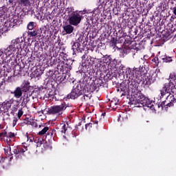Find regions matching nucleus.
<instances>
[{"label": "nucleus", "mask_w": 176, "mask_h": 176, "mask_svg": "<svg viewBox=\"0 0 176 176\" xmlns=\"http://www.w3.org/2000/svg\"><path fill=\"white\" fill-rule=\"evenodd\" d=\"M164 87L161 91L162 96H166L168 107H173L176 102V75L170 74Z\"/></svg>", "instance_id": "1"}, {"label": "nucleus", "mask_w": 176, "mask_h": 176, "mask_svg": "<svg viewBox=\"0 0 176 176\" xmlns=\"http://www.w3.org/2000/svg\"><path fill=\"white\" fill-rule=\"evenodd\" d=\"M130 102L132 105H135V107H137L138 108H142L143 107L146 111L148 109L153 111V109H155V106L153 105L155 102L145 97V96L140 91L132 95L130 99Z\"/></svg>", "instance_id": "2"}, {"label": "nucleus", "mask_w": 176, "mask_h": 176, "mask_svg": "<svg viewBox=\"0 0 176 176\" xmlns=\"http://www.w3.org/2000/svg\"><path fill=\"white\" fill-rule=\"evenodd\" d=\"M16 49V47L10 45L7 48L4 50V51L0 50V65H3V62L6 61V58H8L9 56H12V54H14V53L17 52V50Z\"/></svg>", "instance_id": "3"}, {"label": "nucleus", "mask_w": 176, "mask_h": 176, "mask_svg": "<svg viewBox=\"0 0 176 176\" xmlns=\"http://www.w3.org/2000/svg\"><path fill=\"white\" fill-rule=\"evenodd\" d=\"M82 21V15L79 12H74L71 14L69 18V23L71 25H78Z\"/></svg>", "instance_id": "4"}, {"label": "nucleus", "mask_w": 176, "mask_h": 176, "mask_svg": "<svg viewBox=\"0 0 176 176\" xmlns=\"http://www.w3.org/2000/svg\"><path fill=\"white\" fill-rule=\"evenodd\" d=\"M160 73V69H156L155 72L151 73L149 76H148L144 80L145 85L147 86H150V85H152L153 82L156 80V78H157V74Z\"/></svg>", "instance_id": "5"}, {"label": "nucleus", "mask_w": 176, "mask_h": 176, "mask_svg": "<svg viewBox=\"0 0 176 176\" xmlns=\"http://www.w3.org/2000/svg\"><path fill=\"white\" fill-rule=\"evenodd\" d=\"M65 108H67V107H65L64 104L54 106L49 109V113H51V115H56V113L61 115Z\"/></svg>", "instance_id": "6"}, {"label": "nucleus", "mask_w": 176, "mask_h": 176, "mask_svg": "<svg viewBox=\"0 0 176 176\" xmlns=\"http://www.w3.org/2000/svg\"><path fill=\"white\" fill-rule=\"evenodd\" d=\"M14 137H16V134L14 133L8 132L6 131L0 133L1 140H3V141H5V142H7L8 144H9L10 141H12L10 138H14Z\"/></svg>", "instance_id": "7"}, {"label": "nucleus", "mask_w": 176, "mask_h": 176, "mask_svg": "<svg viewBox=\"0 0 176 176\" xmlns=\"http://www.w3.org/2000/svg\"><path fill=\"white\" fill-rule=\"evenodd\" d=\"M81 94L82 88H80L79 85H77L76 87H74L72 89L70 98L72 100H75V98H78V97H79V96H80Z\"/></svg>", "instance_id": "8"}, {"label": "nucleus", "mask_w": 176, "mask_h": 176, "mask_svg": "<svg viewBox=\"0 0 176 176\" xmlns=\"http://www.w3.org/2000/svg\"><path fill=\"white\" fill-rule=\"evenodd\" d=\"M23 43V38H16L15 39H13L11 41V46H13V47H16V50L19 51V46L20 49H21V44Z\"/></svg>", "instance_id": "9"}, {"label": "nucleus", "mask_w": 176, "mask_h": 176, "mask_svg": "<svg viewBox=\"0 0 176 176\" xmlns=\"http://www.w3.org/2000/svg\"><path fill=\"white\" fill-rule=\"evenodd\" d=\"M12 104H13V100L10 99L8 100H6L2 103V107L4 111H9L12 107Z\"/></svg>", "instance_id": "10"}, {"label": "nucleus", "mask_w": 176, "mask_h": 176, "mask_svg": "<svg viewBox=\"0 0 176 176\" xmlns=\"http://www.w3.org/2000/svg\"><path fill=\"white\" fill-rule=\"evenodd\" d=\"M11 94H14L15 98H20L23 96V89L21 87H17L13 92H11Z\"/></svg>", "instance_id": "11"}, {"label": "nucleus", "mask_w": 176, "mask_h": 176, "mask_svg": "<svg viewBox=\"0 0 176 176\" xmlns=\"http://www.w3.org/2000/svg\"><path fill=\"white\" fill-rule=\"evenodd\" d=\"M25 151H27V148H21V150H19L17 149V147H15L14 149V153L16 155L15 156L16 159H20V157H21V155H23Z\"/></svg>", "instance_id": "12"}, {"label": "nucleus", "mask_w": 176, "mask_h": 176, "mask_svg": "<svg viewBox=\"0 0 176 176\" xmlns=\"http://www.w3.org/2000/svg\"><path fill=\"white\" fill-rule=\"evenodd\" d=\"M63 30L67 34H72V32H74V28L71 25H67L64 26Z\"/></svg>", "instance_id": "13"}, {"label": "nucleus", "mask_w": 176, "mask_h": 176, "mask_svg": "<svg viewBox=\"0 0 176 176\" xmlns=\"http://www.w3.org/2000/svg\"><path fill=\"white\" fill-rule=\"evenodd\" d=\"M79 47H80V43L78 42L74 43V45H72L73 52H78V50H79Z\"/></svg>", "instance_id": "14"}, {"label": "nucleus", "mask_w": 176, "mask_h": 176, "mask_svg": "<svg viewBox=\"0 0 176 176\" xmlns=\"http://www.w3.org/2000/svg\"><path fill=\"white\" fill-rule=\"evenodd\" d=\"M4 152L5 154L8 155V156H10V155H12V148H10V145H8V146L4 148Z\"/></svg>", "instance_id": "15"}, {"label": "nucleus", "mask_w": 176, "mask_h": 176, "mask_svg": "<svg viewBox=\"0 0 176 176\" xmlns=\"http://www.w3.org/2000/svg\"><path fill=\"white\" fill-rule=\"evenodd\" d=\"M83 63L84 67H89V65H91V59L90 58H87Z\"/></svg>", "instance_id": "16"}, {"label": "nucleus", "mask_w": 176, "mask_h": 176, "mask_svg": "<svg viewBox=\"0 0 176 176\" xmlns=\"http://www.w3.org/2000/svg\"><path fill=\"white\" fill-rule=\"evenodd\" d=\"M47 131H49V127L45 126L41 131L38 132V135H43L45 134H46V133H47Z\"/></svg>", "instance_id": "17"}, {"label": "nucleus", "mask_w": 176, "mask_h": 176, "mask_svg": "<svg viewBox=\"0 0 176 176\" xmlns=\"http://www.w3.org/2000/svg\"><path fill=\"white\" fill-rule=\"evenodd\" d=\"M19 23V21H17V19H11V21L9 22V25L10 27H14V25H17V23Z\"/></svg>", "instance_id": "18"}, {"label": "nucleus", "mask_w": 176, "mask_h": 176, "mask_svg": "<svg viewBox=\"0 0 176 176\" xmlns=\"http://www.w3.org/2000/svg\"><path fill=\"white\" fill-rule=\"evenodd\" d=\"M36 146H42L43 144H45V140L42 138H38L37 140H36Z\"/></svg>", "instance_id": "19"}, {"label": "nucleus", "mask_w": 176, "mask_h": 176, "mask_svg": "<svg viewBox=\"0 0 176 176\" xmlns=\"http://www.w3.org/2000/svg\"><path fill=\"white\" fill-rule=\"evenodd\" d=\"M133 69H131V68H126V75L127 78H130V75H133Z\"/></svg>", "instance_id": "20"}, {"label": "nucleus", "mask_w": 176, "mask_h": 176, "mask_svg": "<svg viewBox=\"0 0 176 176\" xmlns=\"http://www.w3.org/2000/svg\"><path fill=\"white\" fill-rule=\"evenodd\" d=\"M133 74H135V78H138V76H140V75H141V72H140V69H137V68L133 69Z\"/></svg>", "instance_id": "21"}, {"label": "nucleus", "mask_w": 176, "mask_h": 176, "mask_svg": "<svg viewBox=\"0 0 176 176\" xmlns=\"http://www.w3.org/2000/svg\"><path fill=\"white\" fill-rule=\"evenodd\" d=\"M35 28V23L34 22H30L28 25V29L30 30V31L34 30Z\"/></svg>", "instance_id": "22"}, {"label": "nucleus", "mask_w": 176, "mask_h": 176, "mask_svg": "<svg viewBox=\"0 0 176 176\" xmlns=\"http://www.w3.org/2000/svg\"><path fill=\"white\" fill-rule=\"evenodd\" d=\"M162 60L164 63H170V61H173V59L171 58V57H166V58H164Z\"/></svg>", "instance_id": "23"}, {"label": "nucleus", "mask_w": 176, "mask_h": 176, "mask_svg": "<svg viewBox=\"0 0 176 176\" xmlns=\"http://www.w3.org/2000/svg\"><path fill=\"white\" fill-rule=\"evenodd\" d=\"M30 35L31 36H36V35H38V32H36V30H34L30 32Z\"/></svg>", "instance_id": "24"}, {"label": "nucleus", "mask_w": 176, "mask_h": 176, "mask_svg": "<svg viewBox=\"0 0 176 176\" xmlns=\"http://www.w3.org/2000/svg\"><path fill=\"white\" fill-rule=\"evenodd\" d=\"M67 124H64L62 126V131H61V132L62 133H65V131H67Z\"/></svg>", "instance_id": "25"}, {"label": "nucleus", "mask_w": 176, "mask_h": 176, "mask_svg": "<svg viewBox=\"0 0 176 176\" xmlns=\"http://www.w3.org/2000/svg\"><path fill=\"white\" fill-rule=\"evenodd\" d=\"M21 116H23V111L19 110V111H18V118H19V119H20V118H21Z\"/></svg>", "instance_id": "26"}, {"label": "nucleus", "mask_w": 176, "mask_h": 176, "mask_svg": "<svg viewBox=\"0 0 176 176\" xmlns=\"http://www.w3.org/2000/svg\"><path fill=\"white\" fill-rule=\"evenodd\" d=\"M17 124V118H14V120H13V126H14L15 124Z\"/></svg>", "instance_id": "27"}, {"label": "nucleus", "mask_w": 176, "mask_h": 176, "mask_svg": "<svg viewBox=\"0 0 176 176\" xmlns=\"http://www.w3.org/2000/svg\"><path fill=\"white\" fill-rule=\"evenodd\" d=\"M4 162H5V160H0V166H3Z\"/></svg>", "instance_id": "28"}, {"label": "nucleus", "mask_w": 176, "mask_h": 176, "mask_svg": "<svg viewBox=\"0 0 176 176\" xmlns=\"http://www.w3.org/2000/svg\"><path fill=\"white\" fill-rule=\"evenodd\" d=\"M28 0H21V2H23V3H27Z\"/></svg>", "instance_id": "29"}, {"label": "nucleus", "mask_w": 176, "mask_h": 176, "mask_svg": "<svg viewBox=\"0 0 176 176\" xmlns=\"http://www.w3.org/2000/svg\"><path fill=\"white\" fill-rule=\"evenodd\" d=\"M26 45H27L26 43H23V47H25Z\"/></svg>", "instance_id": "30"}, {"label": "nucleus", "mask_w": 176, "mask_h": 176, "mask_svg": "<svg viewBox=\"0 0 176 176\" xmlns=\"http://www.w3.org/2000/svg\"><path fill=\"white\" fill-rule=\"evenodd\" d=\"M102 116H105V113H102Z\"/></svg>", "instance_id": "31"}, {"label": "nucleus", "mask_w": 176, "mask_h": 176, "mask_svg": "<svg viewBox=\"0 0 176 176\" xmlns=\"http://www.w3.org/2000/svg\"><path fill=\"white\" fill-rule=\"evenodd\" d=\"M8 2H9L10 3H12V0H9Z\"/></svg>", "instance_id": "32"}, {"label": "nucleus", "mask_w": 176, "mask_h": 176, "mask_svg": "<svg viewBox=\"0 0 176 176\" xmlns=\"http://www.w3.org/2000/svg\"><path fill=\"white\" fill-rule=\"evenodd\" d=\"M154 60H159V58H155Z\"/></svg>", "instance_id": "33"}, {"label": "nucleus", "mask_w": 176, "mask_h": 176, "mask_svg": "<svg viewBox=\"0 0 176 176\" xmlns=\"http://www.w3.org/2000/svg\"><path fill=\"white\" fill-rule=\"evenodd\" d=\"M118 122H119V121L120 120V118H118Z\"/></svg>", "instance_id": "34"}, {"label": "nucleus", "mask_w": 176, "mask_h": 176, "mask_svg": "<svg viewBox=\"0 0 176 176\" xmlns=\"http://www.w3.org/2000/svg\"><path fill=\"white\" fill-rule=\"evenodd\" d=\"M95 123H96V124L98 123V121H96Z\"/></svg>", "instance_id": "35"}, {"label": "nucleus", "mask_w": 176, "mask_h": 176, "mask_svg": "<svg viewBox=\"0 0 176 176\" xmlns=\"http://www.w3.org/2000/svg\"><path fill=\"white\" fill-rule=\"evenodd\" d=\"M122 116V115H120V118Z\"/></svg>", "instance_id": "36"}]
</instances>
